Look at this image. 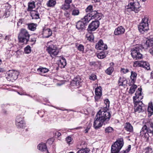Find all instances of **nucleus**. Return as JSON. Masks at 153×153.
<instances>
[{
  "instance_id": "obj_1",
  "label": "nucleus",
  "mask_w": 153,
  "mask_h": 153,
  "mask_svg": "<svg viewBox=\"0 0 153 153\" xmlns=\"http://www.w3.org/2000/svg\"><path fill=\"white\" fill-rule=\"evenodd\" d=\"M111 116L109 112L104 111L100 110L94 118L93 126L95 129L101 128L103 124H105L110 120Z\"/></svg>"
},
{
  "instance_id": "obj_2",
  "label": "nucleus",
  "mask_w": 153,
  "mask_h": 153,
  "mask_svg": "<svg viewBox=\"0 0 153 153\" xmlns=\"http://www.w3.org/2000/svg\"><path fill=\"white\" fill-rule=\"evenodd\" d=\"M138 90L135 93V96L133 97V100L134 104L135 112L140 113L143 112L146 109L142 102L140 101L143 97L142 95L141 88H139Z\"/></svg>"
},
{
  "instance_id": "obj_3",
  "label": "nucleus",
  "mask_w": 153,
  "mask_h": 153,
  "mask_svg": "<svg viewBox=\"0 0 153 153\" xmlns=\"http://www.w3.org/2000/svg\"><path fill=\"white\" fill-rule=\"evenodd\" d=\"M143 123L144 125L140 131V135L147 140L150 136L149 134L153 135V124L149 119L144 120Z\"/></svg>"
},
{
  "instance_id": "obj_4",
  "label": "nucleus",
  "mask_w": 153,
  "mask_h": 153,
  "mask_svg": "<svg viewBox=\"0 0 153 153\" xmlns=\"http://www.w3.org/2000/svg\"><path fill=\"white\" fill-rule=\"evenodd\" d=\"M46 47L47 51L51 57H53L58 54L59 51L58 48L56 45L54 44L52 41L47 43Z\"/></svg>"
},
{
  "instance_id": "obj_5",
  "label": "nucleus",
  "mask_w": 153,
  "mask_h": 153,
  "mask_svg": "<svg viewBox=\"0 0 153 153\" xmlns=\"http://www.w3.org/2000/svg\"><path fill=\"white\" fill-rule=\"evenodd\" d=\"M30 36L28 31L26 29H22L18 36L19 42L24 44H27L29 41Z\"/></svg>"
},
{
  "instance_id": "obj_6",
  "label": "nucleus",
  "mask_w": 153,
  "mask_h": 153,
  "mask_svg": "<svg viewBox=\"0 0 153 153\" xmlns=\"http://www.w3.org/2000/svg\"><path fill=\"white\" fill-rule=\"evenodd\" d=\"M148 18L144 17L142 19L141 22L138 25V28L139 31L142 33H144L149 30Z\"/></svg>"
},
{
  "instance_id": "obj_7",
  "label": "nucleus",
  "mask_w": 153,
  "mask_h": 153,
  "mask_svg": "<svg viewBox=\"0 0 153 153\" xmlns=\"http://www.w3.org/2000/svg\"><path fill=\"white\" fill-rule=\"evenodd\" d=\"M125 11L130 12L131 11L137 13L139 11L140 4L138 2L132 1L126 7Z\"/></svg>"
},
{
  "instance_id": "obj_8",
  "label": "nucleus",
  "mask_w": 153,
  "mask_h": 153,
  "mask_svg": "<svg viewBox=\"0 0 153 153\" xmlns=\"http://www.w3.org/2000/svg\"><path fill=\"white\" fill-rule=\"evenodd\" d=\"M123 139H120L117 140L111 146V149L114 152H119L123 145Z\"/></svg>"
},
{
  "instance_id": "obj_9",
  "label": "nucleus",
  "mask_w": 153,
  "mask_h": 153,
  "mask_svg": "<svg viewBox=\"0 0 153 153\" xmlns=\"http://www.w3.org/2000/svg\"><path fill=\"white\" fill-rule=\"evenodd\" d=\"M16 125L18 128H23L25 126V122L24 117L21 115L18 116L15 120Z\"/></svg>"
},
{
  "instance_id": "obj_10",
  "label": "nucleus",
  "mask_w": 153,
  "mask_h": 153,
  "mask_svg": "<svg viewBox=\"0 0 153 153\" xmlns=\"http://www.w3.org/2000/svg\"><path fill=\"white\" fill-rule=\"evenodd\" d=\"M131 54L132 58L135 59H142V55L139 52L138 48H135L131 50Z\"/></svg>"
},
{
  "instance_id": "obj_11",
  "label": "nucleus",
  "mask_w": 153,
  "mask_h": 153,
  "mask_svg": "<svg viewBox=\"0 0 153 153\" xmlns=\"http://www.w3.org/2000/svg\"><path fill=\"white\" fill-rule=\"evenodd\" d=\"M82 80L79 77L74 78L71 82V86H74V88H78L80 85V84Z\"/></svg>"
},
{
  "instance_id": "obj_12",
  "label": "nucleus",
  "mask_w": 153,
  "mask_h": 153,
  "mask_svg": "<svg viewBox=\"0 0 153 153\" xmlns=\"http://www.w3.org/2000/svg\"><path fill=\"white\" fill-rule=\"evenodd\" d=\"M99 25V22L98 21H93L89 25L88 30V31H94L98 27Z\"/></svg>"
},
{
  "instance_id": "obj_13",
  "label": "nucleus",
  "mask_w": 153,
  "mask_h": 153,
  "mask_svg": "<svg viewBox=\"0 0 153 153\" xmlns=\"http://www.w3.org/2000/svg\"><path fill=\"white\" fill-rule=\"evenodd\" d=\"M8 76L10 78L11 80H16L17 78L19 73L16 71H10L7 74Z\"/></svg>"
},
{
  "instance_id": "obj_14",
  "label": "nucleus",
  "mask_w": 153,
  "mask_h": 153,
  "mask_svg": "<svg viewBox=\"0 0 153 153\" xmlns=\"http://www.w3.org/2000/svg\"><path fill=\"white\" fill-rule=\"evenodd\" d=\"M95 48L98 50H104L107 48L106 44H104L102 40L100 39L96 44Z\"/></svg>"
},
{
  "instance_id": "obj_15",
  "label": "nucleus",
  "mask_w": 153,
  "mask_h": 153,
  "mask_svg": "<svg viewBox=\"0 0 153 153\" xmlns=\"http://www.w3.org/2000/svg\"><path fill=\"white\" fill-rule=\"evenodd\" d=\"M145 47L149 48V52L150 53L153 55V41L152 40H148L144 45Z\"/></svg>"
},
{
  "instance_id": "obj_16",
  "label": "nucleus",
  "mask_w": 153,
  "mask_h": 153,
  "mask_svg": "<svg viewBox=\"0 0 153 153\" xmlns=\"http://www.w3.org/2000/svg\"><path fill=\"white\" fill-rule=\"evenodd\" d=\"M124 129L127 131L132 133L133 131V128L131 125L128 122H127L124 125Z\"/></svg>"
},
{
  "instance_id": "obj_17",
  "label": "nucleus",
  "mask_w": 153,
  "mask_h": 153,
  "mask_svg": "<svg viewBox=\"0 0 153 153\" xmlns=\"http://www.w3.org/2000/svg\"><path fill=\"white\" fill-rule=\"evenodd\" d=\"M52 34V31L50 29H44L43 31V37L45 38H48L51 36Z\"/></svg>"
},
{
  "instance_id": "obj_18",
  "label": "nucleus",
  "mask_w": 153,
  "mask_h": 153,
  "mask_svg": "<svg viewBox=\"0 0 153 153\" xmlns=\"http://www.w3.org/2000/svg\"><path fill=\"white\" fill-rule=\"evenodd\" d=\"M125 31L124 28L122 26H120L116 28L114 32V34L118 35L123 34Z\"/></svg>"
},
{
  "instance_id": "obj_19",
  "label": "nucleus",
  "mask_w": 153,
  "mask_h": 153,
  "mask_svg": "<svg viewBox=\"0 0 153 153\" xmlns=\"http://www.w3.org/2000/svg\"><path fill=\"white\" fill-rule=\"evenodd\" d=\"M92 19H96L100 20L101 19L100 15L101 14L96 11V10L94 11L92 13V14H91Z\"/></svg>"
},
{
  "instance_id": "obj_20",
  "label": "nucleus",
  "mask_w": 153,
  "mask_h": 153,
  "mask_svg": "<svg viewBox=\"0 0 153 153\" xmlns=\"http://www.w3.org/2000/svg\"><path fill=\"white\" fill-rule=\"evenodd\" d=\"M92 18L91 14L88 13L87 15L85 16L84 17L81 19L82 21L84 23H85V25H87V23Z\"/></svg>"
},
{
  "instance_id": "obj_21",
  "label": "nucleus",
  "mask_w": 153,
  "mask_h": 153,
  "mask_svg": "<svg viewBox=\"0 0 153 153\" xmlns=\"http://www.w3.org/2000/svg\"><path fill=\"white\" fill-rule=\"evenodd\" d=\"M85 23H84L82 21H79L76 24V28L79 30H82L84 29L85 26H86Z\"/></svg>"
},
{
  "instance_id": "obj_22",
  "label": "nucleus",
  "mask_w": 153,
  "mask_h": 153,
  "mask_svg": "<svg viewBox=\"0 0 153 153\" xmlns=\"http://www.w3.org/2000/svg\"><path fill=\"white\" fill-rule=\"evenodd\" d=\"M127 82V81L126 78L123 77L120 78L118 81V84L119 86H125Z\"/></svg>"
},
{
  "instance_id": "obj_23",
  "label": "nucleus",
  "mask_w": 153,
  "mask_h": 153,
  "mask_svg": "<svg viewBox=\"0 0 153 153\" xmlns=\"http://www.w3.org/2000/svg\"><path fill=\"white\" fill-rule=\"evenodd\" d=\"M137 76V73L133 71H131V75L130 76V78L131 79V82L132 84H134L136 80Z\"/></svg>"
},
{
  "instance_id": "obj_24",
  "label": "nucleus",
  "mask_w": 153,
  "mask_h": 153,
  "mask_svg": "<svg viewBox=\"0 0 153 153\" xmlns=\"http://www.w3.org/2000/svg\"><path fill=\"white\" fill-rule=\"evenodd\" d=\"M30 15L33 19H37L39 18V13L35 11H32L30 12Z\"/></svg>"
},
{
  "instance_id": "obj_25",
  "label": "nucleus",
  "mask_w": 153,
  "mask_h": 153,
  "mask_svg": "<svg viewBox=\"0 0 153 153\" xmlns=\"http://www.w3.org/2000/svg\"><path fill=\"white\" fill-rule=\"evenodd\" d=\"M38 149L42 151H44L47 150V147L45 144L41 143L38 145L37 146Z\"/></svg>"
},
{
  "instance_id": "obj_26",
  "label": "nucleus",
  "mask_w": 153,
  "mask_h": 153,
  "mask_svg": "<svg viewBox=\"0 0 153 153\" xmlns=\"http://www.w3.org/2000/svg\"><path fill=\"white\" fill-rule=\"evenodd\" d=\"M37 71L41 74L48 72L49 71L48 69L43 67H40L37 69Z\"/></svg>"
},
{
  "instance_id": "obj_27",
  "label": "nucleus",
  "mask_w": 153,
  "mask_h": 153,
  "mask_svg": "<svg viewBox=\"0 0 153 153\" xmlns=\"http://www.w3.org/2000/svg\"><path fill=\"white\" fill-rule=\"evenodd\" d=\"M104 102L105 106H104L103 108H101L100 110H103L104 111H108L107 110L108 109L109 106V101L108 99H106L105 100Z\"/></svg>"
},
{
  "instance_id": "obj_28",
  "label": "nucleus",
  "mask_w": 153,
  "mask_h": 153,
  "mask_svg": "<svg viewBox=\"0 0 153 153\" xmlns=\"http://www.w3.org/2000/svg\"><path fill=\"white\" fill-rule=\"evenodd\" d=\"M66 65V62L65 59L63 57L62 58L61 60H60L59 63V65L61 68H64Z\"/></svg>"
},
{
  "instance_id": "obj_29",
  "label": "nucleus",
  "mask_w": 153,
  "mask_h": 153,
  "mask_svg": "<svg viewBox=\"0 0 153 153\" xmlns=\"http://www.w3.org/2000/svg\"><path fill=\"white\" fill-rule=\"evenodd\" d=\"M29 29L32 31H34L36 29L37 25L34 23H31L27 24Z\"/></svg>"
},
{
  "instance_id": "obj_30",
  "label": "nucleus",
  "mask_w": 153,
  "mask_h": 153,
  "mask_svg": "<svg viewBox=\"0 0 153 153\" xmlns=\"http://www.w3.org/2000/svg\"><path fill=\"white\" fill-rule=\"evenodd\" d=\"M141 67L146 68L147 70L150 69L149 63L146 61H142Z\"/></svg>"
},
{
  "instance_id": "obj_31",
  "label": "nucleus",
  "mask_w": 153,
  "mask_h": 153,
  "mask_svg": "<svg viewBox=\"0 0 153 153\" xmlns=\"http://www.w3.org/2000/svg\"><path fill=\"white\" fill-rule=\"evenodd\" d=\"M35 7V3L34 1L29 2L28 3V11H33L32 9L34 8Z\"/></svg>"
},
{
  "instance_id": "obj_32",
  "label": "nucleus",
  "mask_w": 153,
  "mask_h": 153,
  "mask_svg": "<svg viewBox=\"0 0 153 153\" xmlns=\"http://www.w3.org/2000/svg\"><path fill=\"white\" fill-rule=\"evenodd\" d=\"M105 131L106 133L108 134H111L114 131V129L113 128L109 126L105 128Z\"/></svg>"
},
{
  "instance_id": "obj_33",
  "label": "nucleus",
  "mask_w": 153,
  "mask_h": 153,
  "mask_svg": "<svg viewBox=\"0 0 153 153\" xmlns=\"http://www.w3.org/2000/svg\"><path fill=\"white\" fill-rule=\"evenodd\" d=\"M137 88V86L135 85H133L130 88L129 93L131 94H133Z\"/></svg>"
},
{
  "instance_id": "obj_34",
  "label": "nucleus",
  "mask_w": 153,
  "mask_h": 153,
  "mask_svg": "<svg viewBox=\"0 0 153 153\" xmlns=\"http://www.w3.org/2000/svg\"><path fill=\"white\" fill-rule=\"evenodd\" d=\"M90 151L89 149L85 148L81 149L78 150L76 153H88Z\"/></svg>"
},
{
  "instance_id": "obj_35",
  "label": "nucleus",
  "mask_w": 153,
  "mask_h": 153,
  "mask_svg": "<svg viewBox=\"0 0 153 153\" xmlns=\"http://www.w3.org/2000/svg\"><path fill=\"white\" fill-rule=\"evenodd\" d=\"M95 95H102V91L101 87H98L95 89Z\"/></svg>"
},
{
  "instance_id": "obj_36",
  "label": "nucleus",
  "mask_w": 153,
  "mask_h": 153,
  "mask_svg": "<svg viewBox=\"0 0 153 153\" xmlns=\"http://www.w3.org/2000/svg\"><path fill=\"white\" fill-rule=\"evenodd\" d=\"M97 56L99 59H102L106 57V55L104 52H101L97 54Z\"/></svg>"
},
{
  "instance_id": "obj_37",
  "label": "nucleus",
  "mask_w": 153,
  "mask_h": 153,
  "mask_svg": "<svg viewBox=\"0 0 153 153\" xmlns=\"http://www.w3.org/2000/svg\"><path fill=\"white\" fill-rule=\"evenodd\" d=\"M56 2L55 0H49L47 3L48 7H53L55 5Z\"/></svg>"
},
{
  "instance_id": "obj_38",
  "label": "nucleus",
  "mask_w": 153,
  "mask_h": 153,
  "mask_svg": "<svg viewBox=\"0 0 153 153\" xmlns=\"http://www.w3.org/2000/svg\"><path fill=\"white\" fill-rule=\"evenodd\" d=\"M85 11L86 13H88L92 14L93 12V6L92 5H89L85 9Z\"/></svg>"
},
{
  "instance_id": "obj_39",
  "label": "nucleus",
  "mask_w": 153,
  "mask_h": 153,
  "mask_svg": "<svg viewBox=\"0 0 153 153\" xmlns=\"http://www.w3.org/2000/svg\"><path fill=\"white\" fill-rule=\"evenodd\" d=\"M87 39L90 41H93L94 39V36L91 33H88L86 35Z\"/></svg>"
},
{
  "instance_id": "obj_40",
  "label": "nucleus",
  "mask_w": 153,
  "mask_h": 153,
  "mask_svg": "<svg viewBox=\"0 0 153 153\" xmlns=\"http://www.w3.org/2000/svg\"><path fill=\"white\" fill-rule=\"evenodd\" d=\"M79 13V10L76 8H74L72 10V15L74 16L78 15Z\"/></svg>"
},
{
  "instance_id": "obj_41",
  "label": "nucleus",
  "mask_w": 153,
  "mask_h": 153,
  "mask_svg": "<svg viewBox=\"0 0 153 153\" xmlns=\"http://www.w3.org/2000/svg\"><path fill=\"white\" fill-rule=\"evenodd\" d=\"M142 61H135L133 64V66L135 67H141Z\"/></svg>"
},
{
  "instance_id": "obj_42",
  "label": "nucleus",
  "mask_w": 153,
  "mask_h": 153,
  "mask_svg": "<svg viewBox=\"0 0 153 153\" xmlns=\"http://www.w3.org/2000/svg\"><path fill=\"white\" fill-rule=\"evenodd\" d=\"M114 71V68L112 67H109L105 71L106 73L108 75H111Z\"/></svg>"
},
{
  "instance_id": "obj_43",
  "label": "nucleus",
  "mask_w": 153,
  "mask_h": 153,
  "mask_svg": "<svg viewBox=\"0 0 153 153\" xmlns=\"http://www.w3.org/2000/svg\"><path fill=\"white\" fill-rule=\"evenodd\" d=\"M24 51L26 53L28 54L30 53L31 51L30 46L29 45L27 46L25 48Z\"/></svg>"
},
{
  "instance_id": "obj_44",
  "label": "nucleus",
  "mask_w": 153,
  "mask_h": 153,
  "mask_svg": "<svg viewBox=\"0 0 153 153\" xmlns=\"http://www.w3.org/2000/svg\"><path fill=\"white\" fill-rule=\"evenodd\" d=\"M70 6V4L65 3L62 6V9L64 10H68Z\"/></svg>"
},
{
  "instance_id": "obj_45",
  "label": "nucleus",
  "mask_w": 153,
  "mask_h": 153,
  "mask_svg": "<svg viewBox=\"0 0 153 153\" xmlns=\"http://www.w3.org/2000/svg\"><path fill=\"white\" fill-rule=\"evenodd\" d=\"M145 153H152V149L150 147H147L145 148Z\"/></svg>"
},
{
  "instance_id": "obj_46",
  "label": "nucleus",
  "mask_w": 153,
  "mask_h": 153,
  "mask_svg": "<svg viewBox=\"0 0 153 153\" xmlns=\"http://www.w3.org/2000/svg\"><path fill=\"white\" fill-rule=\"evenodd\" d=\"M65 140L67 143L69 145L71 143L72 141V138L71 137L68 136L65 139Z\"/></svg>"
},
{
  "instance_id": "obj_47",
  "label": "nucleus",
  "mask_w": 153,
  "mask_h": 153,
  "mask_svg": "<svg viewBox=\"0 0 153 153\" xmlns=\"http://www.w3.org/2000/svg\"><path fill=\"white\" fill-rule=\"evenodd\" d=\"M77 49L80 51H83L84 50V46L81 44H80L77 47Z\"/></svg>"
},
{
  "instance_id": "obj_48",
  "label": "nucleus",
  "mask_w": 153,
  "mask_h": 153,
  "mask_svg": "<svg viewBox=\"0 0 153 153\" xmlns=\"http://www.w3.org/2000/svg\"><path fill=\"white\" fill-rule=\"evenodd\" d=\"M148 111L149 112L151 115H152V113L153 112V106L152 105L151 106H148Z\"/></svg>"
},
{
  "instance_id": "obj_49",
  "label": "nucleus",
  "mask_w": 153,
  "mask_h": 153,
  "mask_svg": "<svg viewBox=\"0 0 153 153\" xmlns=\"http://www.w3.org/2000/svg\"><path fill=\"white\" fill-rule=\"evenodd\" d=\"M96 76L94 74H91L90 76L89 79L91 80H94L96 79Z\"/></svg>"
},
{
  "instance_id": "obj_50",
  "label": "nucleus",
  "mask_w": 153,
  "mask_h": 153,
  "mask_svg": "<svg viewBox=\"0 0 153 153\" xmlns=\"http://www.w3.org/2000/svg\"><path fill=\"white\" fill-rule=\"evenodd\" d=\"M129 71V70L127 69H125L124 68H121V72L124 74H126Z\"/></svg>"
},
{
  "instance_id": "obj_51",
  "label": "nucleus",
  "mask_w": 153,
  "mask_h": 153,
  "mask_svg": "<svg viewBox=\"0 0 153 153\" xmlns=\"http://www.w3.org/2000/svg\"><path fill=\"white\" fill-rule=\"evenodd\" d=\"M36 41V38L34 37L31 38L30 39V42H32L33 43L31 45H33L35 43V42Z\"/></svg>"
},
{
  "instance_id": "obj_52",
  "label": "nucleus",
  "mask_w": 153,
  "mask_h": 153,
  "mask_svg": "<svg viewBox=\"0 0 153 153\" xmlns=\"http://www.w3.org/2000/svg\"><path fill=\"white\" fill-rule=\"evenodd\" d=\"M64 15H65V16H66V17L69 18V19H70V18H71L70 14L67 11H66Z\"/></svg>"
},
{
  "instance_id": "obj_53",
  "label": "nucleus",
  "mask_w": 153,
  "mask_h": 153,
  "mask_svg": "<svg viewBox=\"0 0 153 153\" xmlns=\"http://www.w3.org/2000/svg\"><path fill=\"white\" fill-rule=\"evenodd\" d=\"M101 95H95V99L96 101H98L100 99Z\"/></svg>"
},
{
  "instance_id": "obj_54",
  "label": "nucleus",
  "mask_w": 153,
  "mask_h": 153,
  "mask_svg": "<svg viewBox=\"0 0 153 153\" xmlns=\"http://www.w3.org/2000/svg\"><path fill=\"white\" fill-rule=\"evenodd\" d=\"M23 20L22 19H20L17 23L18 26H20L22 23Z\"/></svg>"
},
{
  "instance_id": "obj_55",
  "label": "nucleus",
  "mask_w": 153,
  "mask_h": 153,
  "mask_svg": "<svg viewBox=\"0 0 153 153\" xmlns=\"http://www.w3.org/2000/svg\"><path fill=\"white\" fill-rule=\"evenodd\" d=\"M55 135L56 136H57L58 137H59L61 135V134L60 132H56L55 133Z\"/></svg>"
},
{
  "instance_id": "obj_56",
  "label": "nucleus",
  "mask_w": 153,
  "mask_h": 153,
  "mask_svg": "<svg viewBox=\"0 0 153 153\" xmlns=\"http://www.w3.org/2000/svg\"><path fill=\"white\" fill-rule=\"evenodd\" d=\"M90 128V126L86 128L85 130V133H87L88 132V130Z\"/></svg>"
},
{
  "instance_id": "obj_57",
  "label": "nucleus",
  "mask_w": 153,
  "mask_h": 153,
  "mask_svg": "<svg viewBox=\"0 0 153 153\" xmlns=\"http://www.w3.org/2000/svg\"><path fill=\"white\" fill-rule=\"evenodd\" d=\"M72 0H65V3L70 4L72 2Z\"/></svg>"
},
{
  "instance_id": "obj_58",
  "label": "nucleus",
  "mask_w": 153,
  "mask_h": 153,
  "mask_svg": "<svg viewBox=\"0 0 153 153\" xmlns=\"http://www.w3.org/2000/svg\"><path fill=\"white\" fill-rule=\"evenodd\" d=\"M3 113L4 114L6 115V114H8V112L7 111H6L5 110H4L3 111Z\"/></svg>"
},
{
  "instance_id": "obj_59",
  "label": "nucleus",
  "mask_w": 153,
  "mask_h": 153,
  "mask_svg": "<svg viewBox=\"0 0 153 153\" xmlns=\"http://www.w3.org/2000/svg\"><path fill=\"white\" fill-rule=\"evenodd\" d=\"M128 152V151L127 150H124L121 152L120 153H127Z\"/></svg>"
},
{
  "instance_id": "obj_60",
  "label": "nucleus",
  "mask_w": 153,
  "mask_h": 153,
  "mask_svg": "<svg viewBox=\"0 0 153 153\" xmlns=\"http://www.w3.org/2000/svg\"><path fill=\"white\" fill-rule=\"evenodd\" d=\"M151 78L152 79H153V71L151 73Z\"/></svg>"
},
{
  "instance_id": "obj_61",
  "label": "nucleus",
  "mask_w": 153,
  "mask_h": 153,
  "mask_svg": "<svg viewBox=\"0 0 153 153\" xmlns=\"http://www.w3.org/2000/svg\"><path fill=\"white\" fill-rule=\"evenodd\" d=\"M82 128V127H78L76 128L75 129H81V128Z\"/></svg>"
},
{
  "instance_id": "obj_62",
  "label": "nucleus",
  "mask_w": 153,
  "mask_h": 153,
  "mask_svg": "<svg viewBox=\"0 0 153 153\" xmlns=\"http://www.w3.org/2000/svg\"><path fill=\"white\" fill-rule=\"evenodd\" d=\"M131 146V145H129L128 149H127L126 150H127V151L128 150V151H130V150Z\"/></svg>"
},
{
  "instance_id": "obj_63",
  "label": "nucleus",
  "mask_w": 153,
  "mask_h": 153,
  "mask_svg": "<svg viewBox=\"0 0 153 153\" xmlns=\"http://www.w3.org/2000/svg\"><path fill=\"white\" fill-rule=\"evenodd\" d=\"M94 2H99L100 1V0H92Z\"/></svg>"
},
{
  "instance_id": "obj_64",
  "label": "nucleus",
  "mask_w": 153,
  "mask_h": 153,
  "mask_svg": "<svg viewBox=\"0 0 153 153\" xmlns=\"http://www.w3.org/2000/svg\"><path fill=\"white\" fill-rule=\"evenodd\" d=\"M112 151H113V150H112L111 149V153H117V152H114Z\"/></svg>"
}]
</instances>
